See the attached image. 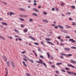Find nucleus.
<instances>
[{
  "instance_id": "obj_42",
  "label": "nucleus",
  "mask_w": 76,
  "mask_h": 76,
  "mask_svg": "<svg viewBox=\"0 0 76 76\" xmlns=\"http://www.w3.org/2000/svg\"><path fill=\"white\" fill-rule=\"evenodd\" d=\"M76 23H75V22H73V24H72V25H74V26H76Z\"/></svg>"
},
{
  "instance_id": "obj_3",
  "label": "nucleus",
  "mask_w": 76,
  "mask_h": 76,
  "mask_svg": "<svg viewBox=\"0 0 76 76\" xmlns=\"http://www.w3.org/2000/svg\"><path fill=\"white\" fill-rule=\"evenodd\" d=\"M20 17H23V18H27L28 16L27 15H20Z\"/></svg>"
},
{
  "instance_id": "obj_51",
  "label": "nucleus",
  "mask_w": 76,
  "mask_h": 76,
  "mask_svg": "<svg viewBox=\"0 0 76 76\" xmlns=\"http://www.w3.org/2000/svg\"><path fill=\"white\" fill-rule=\"evenodd\" d=\"M26 53V51H23L22 52V54H25V53Z\"/></svg>"
},
{
  "instance_id": "obj_13",
  "label": "nucleus",
  "mask_w": 76,
  "mask_h": 76,
  "mask_svg": "<svg viewBox=\"0 0 76 76\" xmlns=\"http://www.w3.org/2000/svg\"><path fill=\"white\" fill-rule=\"evenodd\" d=\"M19 9H20V11H25L26 10L21 8H20Z\"/></svg>"
},
{
  "instance_id": "obj_33",
  "label": "nucleus",
  "mask_w": 76,
  "mask_h": 76,
  "mask_svg": "<svg viewBox=\"0 0 76 76\" xmlns=\"http://www.w3.org/2000/svg\"><path fill=\"white\" fill-rule=\"evenodd\" d=\"M51 67L53 68V69H55V66L53 65H51Z\"/></svg>"
},
{
  "instance_id": "obj_47",
  "label": "nucleus",
  "mask_w": 76,
  "mask_h": 76,
  "mask_svg": "<svg viewBox=\"0 0 76 76\" xmlns=\"http://www.w3.org/2000/svg\"><path fill=\"white\" fill-rule=\"evenodd\" d=\"M65 5V4L64 3H62L61 4V6H63V5Z\"/></svg>"
},
{
  "instance_id": "obj_55",
  "label": "nucleus",
  "mask_w": 76,
  "mask_h": 76,
  "mask_svg": "<svg viewBox=\"0 0 76 76\" xmlns=\"http://www.w3.org/2000/svg\"><path fill=\"white\" fill-rule=\"evenodd\" d=\"M28 45H30V46H31V47H32V44L31 43L28 44Z\"/></svg>"
},
{
  "instance_id": "obj_35",
  "label": "nucleus",
  "mask_w": 76,
  "mask_h": 76,
  "mask_svg": "<svg viewBox=\"0 0 76 76\" xmlns=\"http://www.w3.org/2000/svg\"><path fill=\"white\" fill-rule=\"evenodd\" d=\"M71 48L72 49H76V47L74 46L71 47Z\"/></svg>"
},
{
  "instance_id": "obj_63",
  "label": "nucleus",
  "mask_w": 76,
  "mask_h": 76,
  "mask_svg": "<svg viewBox=\"0 0 76 76\" xmlns=\"http://www.w3.org/2000/svg\"><path fill=\"white\" fill-rule=\"evenodd\" d=\"M47 55H48V56H50V53H47Z\"/></svg>"
},
{
  "instance_id": "obj_50",
  "label": "nucleus",
  "mask_w": 76,
  "mask_h": 76,
  "mask_svg": "<svg viewBox=\"0 0 76 76\" xmlns=\"http://www.w3.org/2000/svg\"><path fill=\"white\" fill-rule=\"evenodd\" d=\"M36 62L37 63H39L40 64V62H39V61H36Z\"/></svg>"
},
{
  "instance_id": "obj_2",
  "label": "nucleus",
  "mask_w": 76,
  "mask_h": 76,
  "mask_svg": "<svg viewBox=\"0 0 76 76\" xmlns=\"http://www.w3.org/2000/svg\"><path fill=\"white\" fill-rule=\"evenodd\" d=\"M67 72L69 75H71V74H72V75H76V73H73L72 72H70V71H68Z\"/></svg>"
},
{
  "instance_id": "obj_60",
  "label": "nucleus",
  "mask_w": 76,
  "mask_h": 76,
  "mask_svg": "<svg viewBox=\"0 0 76 76\" xmlns=\"http://www.w3.org/2000/svg\"><path fill=\"white\" fill-rule=\"evenodd\" d=\"M33 4L34 6H36L37 4V3H34V4Z\"/></svg>"
},
{
  "instance_id": "obj_28",
  "label": "nucleus",
  "mask_w": 76,
  "mask_h": 76,
  "mask_svg": "<svg viewBox=\"0 0 76 76\" xmlns=\"http://www.w3.org/2000/svg\"><path fill=\"white\" fill-rule=\"evenodd\" d=\"M34 44L36 45H39V44L37 42L34 43Z\"/></svg>"
},
{
  "instance_id": "obj_62",
  "label": "nucleus",
  "mask_w": 76,
  "mask_h": 76,
  "mask_svg": "<svg viewBox=\"0 0 76 76\" xmlns=\"http://www.w3.org/2000/svg\"><path fill=\"white\" fill-rule=\"evenodd\" d=\"M69 20H72V18H70L69 19Z\"/></svg>"
},
{
  "instance_id": "obj_36",
  "label": "nucleus",
  "mask_w": 76,
  "mask_h": 76,
  "mask_svg": "<svg viewBox=\"0 0 76 76\" xmlns=\"http://www.w3.org/2000/svg\"><path fill=\"white\" fill-rule=\"evenodd\" d=\"M71 56H72V54H68V57H71Z\"/></svg>"
},
{
  "instance_id": "obj_40",
  "label": "nucleus",
  "mask_w": 76,
  "mask_h": 76,
  "mask_svg": "<svg viewBox=\"0 0 76 76\" xmlns=\"http://www.w3.org/2000/svg\"><path fill=\"white\" fill-rule=\"evenodd\" d=\"M26 75L27 76H31V75L28 73L26 74Z\"/></svg>"
},
{
  "instance_id": "obj_5",
  "label": "nucleus",
  "mask_w": 76,
  "mask_h": 76,
  "mask_svg": "<svg viewBox=\"0 0 76 76\" xmlns=\"http://www.w3.org/2000/svg\"><path fill=\"white\" fill-rule=\"evenodd\" d=\"M0 38H1V39L3 40H6V38L2 36H0Z\"/></svg>"
},
{
  "instance_id": "obj_29",
  "label": "nucleus",
  "mask_w": 76,
  "mask_h": 76,
  "mask_svg": "<svg viewBox=\"0 0 76 76\" xmlns=\"http://www.w3.org/2000/svg\"><path fill=\"white\" fill-rule=\"evenodd\" d=\"M32 15H34V16H38V15H37V14L36 13H33Z\"/></svg>"
},
{
  "instance_id": "obj_30",
  "label": "nucleus",
  "mask_w": 76,
  "mask_h": 76,
  "mask_svg": "<svg viewBox=\"0 0 76 76\" xmlns=\"http://www.w3.org/2000/svg\"><path fill=\"white\" fill-rule=\"evenodd\" d=\"M70 14H71V13H70V12H66V15H70Z\"/></svg>"
},
{
  "instance_id": "obj_15",
  "label": "nucleus",
  "mask_w": 76,
  "mask_h": 76,
  "mask_svg": "<svg viewBox=\"0 0 76 76\" xmlns=\"http://www.w3.org/2000/svg\"><path fill=\"white\" fill-rule=\"evenodd\" d=\"M29 37L31 38V39H33L34 41H35V38H34V37L31 36H29Z\"/></svg>"
},
{
  "instance_id": "obj_58",
  "label": "nucleus",
  "mask_w": 76,
  "mask_h": 76,
  "mask_svg": "<svg viewBox=\"0 0 76 76\" xmlns=\"http://www.w3.org/2000/svg\"><path fill=\"white\" fill-rule=\"evenodd\" d=\"M61 38L60 37V36H59L58 37V39H61Z\"/></svg>"
},
{
  "instance_id": "obj_32",
  "label": "nucleus",
  "mask_w": 76,
  "mask_h": 76,
  "mask_svg": "<svg viewBox=\"0 0 76 76\" xmlns=\"http://www.w3.org/2000/svg\"><path fill=\"white\" fill-rule=\"evenodd\" d=\"M61 72H66V71L65 70L63 69H61Z\"/></svg>"
},
{
  "instance_id": "obj_14",
  "label": "nucleus",
  "mask_w": 76,
  "mask_h": 76,
  "mask_svg": "<svg viewBox=\"0 0 76 76\" xmlns=\"http://www.w3.org/2000/svg\"><path fill=\"white\" fill-rule=\"evenodd\" d=\"M42 21L43 22H45L46 23H48V21H47L46 20H42Z\"/></svg>"
},
{
  "instance_id": "obj_57",
  "label": "nucleus",
  "mask_w": 76,
  "mask_h": 76,
  "mask_svg": "<svg viewBox=\"0 0 76 76\" xmlns=\"http://www.w3.org/2000/svg\"><path fill=\"white\" fill-rule=\"evenodd\" d=\"M64 56H66V57H68V55H67L66 54H64Z\"/></svg>"
},
{
  "instance_id": "obj_48",
  "label": "nucleus",
  "mask_w": 76,
  "mask_h": 76,
  "mask_svg": "<svg viewBox=\"0 0 76 76\" xmlns=\"http://www.w3.org/2000/svg\"><path fill=\"white\" fill-rule=\"evenodd\" d=\"M56 73H57V74H58V73H59V71H56Z\"/></svg>"
},
{
  "instance_id": "obj_23",
  "label": "nucleus",
  "mask_w": 76,
  "mask_h": 76,
  "mask_svg": "<svg viewBox=\"0 0 76 76\" xmlns=\"http://www.w3.org/2000/svg\"><path fill=\"white\" fill-rule=\"evenodd\" d=\"M19 20H21V21H25V20L23 19V18H20L19 19Z\"/></svg>"
},
{
  "instance_id": "obj_54",
  "label": "nucleus",
  "mask_w": 76,
  "mask_h": 76,
  "mask_svg": "<svg viewBox=\"0 0 76 76\" xmlns=\"http://www.w3.org/2000/svg\"><path fill=\"white\" fill-rule=\"evenodd\" d=\"M38 50L39 51V52H41V50L40 49H38Z\"/></svg>"
},
{
  "instance_id": "obj_44",
  "label": "nucleus",
  "mask_w": 76,
  "mask_h": 76,
  "mask_svg": "<svg viewBox=\"0 0 76 76\" xmlns=\"http://www.w3.org/2000/svg\"><path fill=\"white\" fill-rule=\"evenodd\" d=\"M65 69L66 70H70V69L67 68V67H66L65 68Z\"/></svg>"
},
{
  "instance_id": "obj_1",
  "label": "nucleus",
  "mask_w": 76,
  "mask_h": 76,
  "mask_svg": "<svg viewBox=\"0 0 76 76\" xmlns=\"http://www.w3.org/2000/svg\"><path fill=\"white\" fill-rule=\"evenodd\" d=\"M11 63L12 67H13V68H15V65L14 64V62H13V61H11Z\"/></svg>"
},
{
  "instance_id": "obj_46",
  "label": "nucleus",
  "mask_w": 76,
  "mask_h": 76,
  "mask_svg": "<svg viewBox=\"0 0 76 76\" xmlns=\"http://www.w3.org/2000/svg\"><path fill=\"white\" fill-rule=\"evenodd\" d=\"M55 9L56 10H57V11H58L59 9H58V8H57V7H55Z\"/></svg>"
},
{
  "instance_id": "obj_10",
  "label": "nucleus",
  "mask_w": 76,
  "mask_h": 76,
  "mask_svg": "<svg viewBox=\"0 0 76 76\" xmlns=\"http://www.w3.org/2000/svg\"><path fill=\"white\" fill-rule=\"evenodd\" d=\"M66 28H67L68 29L69 28H72V27H71V26H69L68 25H66Z\"/></svg>"
},
{
  "instance_id": "obj_19",
  "label": "nucleus",
  "mask_w": 76,
  "mask_h": 76,
  "mask_svg": "<svg viewBox=\"0 0 76 76\" xmlns=\"http://www.w3.org/2000/svg\"><path fill=\"white\" fill-rule=\"evenodd\" d=\"M62 64V63L61 62V63H57L56 64L57 66H59V65H61V64Z\"/></svg>"
},
{
  "instance_id": "obj_52",
  "label": "nucleus",
  "mask_w": 76,
  "mask_h": 76,
  "mask_svg": "<svg viewBox=\"0 0 76 76\" xmlns=\"http://www.w3.org/2000/svg\"><path fill=\"white\" fill-rule=\"evenodd\" d=\"M23 59L24 60H25V61H28L25 58H23Z\"/></svg>"
},
{
  "instance_id": "obj_43",
  "label": "nucleus",
  "mask_w": 76,
  "mask_h": 76,
  "mask_svg": "<svg viewBox=\"0 0 76 76\" xmlns=\"http://www.w3.org/2000/svg\"><path fill=\"white\" fill-rule=\"evenodd\" d=\"M40 58H44V56L42 55L40 56Z\"/></svg>"
},
{
  "instance_id": "obj_61",
  "label": "nucleus",
  "mask_w": 76,
  "mask_h": 76,
  "mask_svg": "<svg viewBox=\"0 0 76 76\" xmlns=\"http://www.w3.org/2000/svg\"><path fill=\"white\" fill-rule=\"evenodd\" d=\"M55 29H57V28H58V27L57 26H55Z\"/></svg>"
},
{
  "instance_id": "obj_6",
  "label": "nucleus",
  "mask_w": 76,
  "mask_h": 76,
  "mask_svg": "<svg viewBox=\"0 0 76 76\" xmlns=\"http://www.w3.org/2000/svg\"><path fill=\"white\" fill-rule=\"evenodd\" d=\"M2 57L3 59L4 60V61H7V58L6 57V56H2Z\"/></svg>"
},
{
  "instance_id": "obj_4",
  "label": "nucleus",
  "mask_w": 76,
  "mask_h": 76,
  "mask_svg": "<svg viewBox=\"0 0 76 76\" xmlns=\"http://www.w3.org/2000/svg\"><path fill=\"white\" fill-rule=\"evenodd\" d=\"M69 41H71L73 43V42H75L76 41L75 40H73V39H69Z\"/></svg>"
},
{
  "instance_id": "obj_31",
  "label": "nucleus",
  "mask_w": 76,
  "mask_h": 76,
  "mask_svg": "<svg viewBox=\"0 0 76 76\" xmlns=\"http://www.w3.org/2000/svg\"><path fill=\"white\" fill-rule=\"evenodd\" d=\"M45 40H46V41H51V39H49V38H46V39H45Z\"/></svg>"
},
{
  "instance_id": "obj_59",
  "label": "nucleus",
  "mask_w": 76,
  "mask_h": 76,
  "mask_svg": "<svg viewBox=\"0 0 76 76\" xmlns=\"http://www.w3.org/2000/svg\"><path fill=\"white\" fill-rule=\"evenodd\" d=\"M73 63H74V64H76V61H73Z\"/></svg>"
},
{
  "instance_id": "obj_8",
  "label": "nucleus",
  "mask_w": 76,
  "mask_h": 76,
  "mask_svg": "<svg viewBox=\"0 0 76 76\" xmlns=\"http://www.w3.org/2000/svg\"><path fill=\"white\" fill-rule=\"evenodd\" d=\"M46 42L49 44H51V45H54V44H53V43L51 42H48V41H47Z\"/></svg>"
},
{
  "instance_id": "obj_38",
  "label": "nucleus",
  "mask_w": 76,
  "mask_h": 76,
  "mask_svg": "<svg viewBox=\"0 0 76 76\" xmlns=\"http://www.w3.org/2000/svg\"><path fill=\"white\" fill-rule=\"evenodd\" d=\"M47 12H43V14L44 15H47Z\"/></svg>"
},
{
  "instance_id": "obj_26",
  "label": "nucleus",
  "mask_w": 76,
  "mask_h": 76,
  "mask_svg": "<svg viewBox=\"0 0 76 76\" xmlns=\"http://www.w3.org/2000/svg\"><path fill=\"white\" fill-rule=\"evenodd\" d=\"M71 8H72V9H75V6H72L71 7Z\"/></svg>"
},
{
  "instance_id": "obj_16",
  "label": "nucleus",
  "mask_w": 76,
  "mask_h": 76,
  "mask_svg": "<svg viewBox=\"0 0 76 76\" xmlns=\"http://www.w3.org/2000/svg\"><path fill=\"white\" fill-rule=\"evenodd\" d=\"M61 32H64V33H65L66 34V33H67V31L66 30H61Z\"/></svg>"
},
{
  "instance_id": "obj_9",
  "label": "nucleus",
  "mask_w": 76,
  "mask_h": 76,
  "mask_svg": "<svg viewBox=\"0 0 76 76\" xmlns=\"http://www.w3.org/2000/svg\"><path fill=\"white\" fill-rule=\"evenodd\" d=\"M2 25H5L6 26H7V24L6 22H2L1 23Z\"/></svg>"
},
{
  "instance_id": "obj_49",
  "label": "nucleus",
  "mask_w": 76,
  "mask_h": 76,
  "mask_svg": "<svg viewBox=\"0 0 76 76\" xmlns=\"http://www.w3.org/2000/svg\"><path fill=\"white\" fill-rule=\"evenodd\" d=\"M49 62L50 64H53V62H52L51 61H49Z\"/></svg>"
},
{
  "instance_id": "obj_24",
  "label": "nucleus",
  "mask_w": 76,
  "mask_h": 76,
  "mask_svg": "<svg viewBox=\"0 0 76 76\" xmlns=\"http://www.w3.org/2000/svg\"><path fill=\"white\" fill-rule=\"evenodd\" d=\"M33 9L35 10V11H36V12H39V11L38 10H37L35 8H33Z\"/></svg>"
},
{
  "instance_id": "obj_27",
  "label": "nucleus",
  "mask_w": 76,
  "mask_h": 76,
  "mask_svg": "<svg viewBox=\"0 0 76 76\" xmlns=\"http://www.w3.org/2000/svg\"><path fill=\"white\" fill-rule=\"evenodd\" d=\"M58 26L59 27V28H61V29H63V27L61 25H58Z\"/></svg>"
},
{
  "instance_id": "obj_7",
  "label": "nucleus",
  "mask_w": 76,
  "mask_h": 76,
  "mask_svg": "<svg viewBox=\"0 0 76 76\" xmlns=\"http://www.w3.org/2000/svg\"><path fill=\"white\" fill-rule=\"evenodd\" d=\"M64 50L66 51H70L71 49L70 48H64Z\"/></svg>"
},
{
  "instance_id": "obj_17",
  "label": "nucleus",
  "mask_w": 76,
  "mask_h": 76,
  "mask_svg": "<svg viewBox=\"0 0 76 76\" xmlns=\"http://www.w3.org/2000/svg\"><path fill=\"white\" fill-rule=\"evenodd\" d=\"M23 63V64L25 66V67H27V65H26V63L24 61H22Z\"/></svg>"
},
{
  "instance_id": "obj_56",
  "label": "nucleus",
  "mask_w": 76,
  "mask_h": 76,
  "mask_svg": "<svg viewBox=\"0 0 76 76\" xmlns=\"http://www.w3.org/2000/svg\"><path fill=\"white\" fill-rule=\"evenodd\" d=\"M66 38H70V37L68 36L66 37Z\"/></svg>"
},
{
  "instance_id": "obj_39",
  "label": "nucleus",
  "mask_w": 76,
  "mask_h": 76,
  "mask_svg": "<svg viewBox=\"0 0 76 76\" xmlns=\"http://www.w3.org/2000/svg\"><path fill=\"white\" fill-rule=\"evenodd\" d=\"M29 21L30 22H33V20L32 19L30 18L29 19Z\"/></svg>"
},
{
  "instance_id": "obj_53",
  "label": "nucleus",
  "mask_w": 76,
  "mask_h": 76,
  "mask_svg": "<svg viewBox=\"0 0 76 76\" xmlns=\"http://www.w3.org/2000/svg\"><path fill=\"white\" fill-rule=\"evenodd\" d=\"M64 45V43H61L60 44V45Z\"/></svg>"
},
{
  "instance_id": "obj_22",
  "label": "nucleus",
  "mask_w": 76,
  "mask_h": 76,
  "mask_svg": "<svg viewBox=\"0 0 76 76\" xmlns=\"http://www.w3.org/2000/svg\"><path fill=\"white\" fill-rule=\"evenodd\" d=\"M12 15H14V12H10V16H11Z\"/></svg>"
},
{
  "instance_id": "obj_37",
  "label": "nucleus",
  "mask_w": 76,
  "mask_h": 76,
  "mask_svg": "<svg viewBox=\"0 0 76 76\" xmlns=\"http://www.w3.org/2000/svg\"><path fill=\"white\" fill-rule=\"evenodd\" d=\"M42 64H43L44 66H45V67H47V65L45 64V63H43Z\"/></svg>"
},
{
  "instance_id": "obj_64",
  "label": "nucleus",
  "mask_w": 76,
  "mask_h": 76,
  "mask_svg": "<svg viewBox=\"0 0 76 76\" xmlns=\"http://www.w3.org/2000/svg\"><path fill=\"white\" fill-rule=\"evenodd\" d=\"M3 20V18H0V21Z\"/></svg>"
},
{
  "instance_id": "obj_11",
  "label": "nucleus",
  "mask_w": 76,
  "mask_h": 76,
  "mask_svg": "<svg viewBox=\"0 0 76 76\" xmlns=\"http://www.w3.org/2000/svg\"><path fill=\"white\" fill-rule=\"evenodd\" d=\"M67 66H69V67H72V68H75V66H73L72 64H70V65L68 64Z\"/></svg>"
},
{
  "instance_id": "obj_20",
  "label": "nucleus",
  "mask_w": 76,
  "mask_h": 76,
  "mask_svg": "<svg viewBox=\"0 0 76 76\" xmlns=\"http://www.w3.org/2000/svg\"><path fill=\"white\" fill-rule=\"evenodd\" d=\"M14 31H15V32H17V33H19V31H18V30L16 29H14Z\"/></svg>"
},
{
  "instance_id": "obj_21",
  "label": "nucleus",
  "mask_w": 76,
  "mask_h": 76,
  "mask_svg": "<svg viewBox=\"0 0 76 76\" xmlns=\"http://www.w3.org/2000/svg\"><path fill=\"white\" fill-rule=\"evenodd\" d=\"M39 62H40V64L41 63V64H42L43 62H42V60L39 59Z\"/></svg>"
},
{
  "instance_id": "obj_18",
  "label": "nucleus",
  "mask_w": 76,
  "mask_h": 76,
  "mask_svg": "<svg viewBox=\"0 0 76 76\" xmlns=\"http://www.w3.org/2000/svg\"><path fill=\"white\" fill-rule=\"evenodd\" d=\"M28 60L30 62H31V63H34V61L32 60L29 59H28Z\"/></svg>"
},
{
  "instance_id": "obj_12",
  "label": "nucleus",
  "mask_w": 76,
  "mask_h": 76,
  "mask_svg": "<svg viewBox=\"0 0 76 76\" xmlns=\"http://www.w3.org/2000/svg\"><path fill=\"white\" fill-rule=\"evenodd\" d=\"M33 52L34 53V54H35L36 57H37L38 56V55H37V54L35 53V51L34 50H33Z\"/></svg>"
},
{
  "instance_id": "obj_45",
  "label": "nucleus",
  "mask_w": 76,
  "mask_h": 76,
  "mask_svg": "<svg viewBox=\"0 0 76 76\" xmlns=\"http://www.w3.org/2000/svg\"><path fill=\"white\" fill-rule=\"evenodd\" d=\"M70 61L71 63H72L73 62V60L72 59L70 60Z\"/></svg>"
},
{
  "instance_id": "obj_41",
  "label": "nucleus",
  "mask_w": 76,
  "mask_h": 76,
  "mask_svg": "<svg viewBox=\"0 0 76 76\" xmlns=\"http://www.w3.org/2000/svg\"><path fill=\"white\" fill-rule=\"evenodd\" d=\"M24 32H28V30H27V29H26L24 30Z\"/></svg>"
},
{
  "instance_id": "obj_34",
  "label": "nucleus",
  "mask_w": 76,
  "mask_h": 76,
  "mask_svg": "<svg viewBox=\"0 0 76 76\" xmlns=\"http://www.w3.org/2000/svg\"><path fill=\"white\" fill-rule=\"evenodd\" d=\"M21 28H24V27H25V25L23 24H22L21 26Z\"/></svg>"
},
{
  "instance_id": "obj_25",
  "label": "nucleus",
  "mask_w": 76,
  "mask_h": 76,
  "mask_svg": "<svg viewBox=\"0 0 76 76\" xmlns=\"http://www.w3.org/2000/svg\"><path fill=\"white\" fill-rule=\"evenodd\" d=\"M7 66H10V64H9V61L7 62Z\"/></svg>"
}]
</instances>
